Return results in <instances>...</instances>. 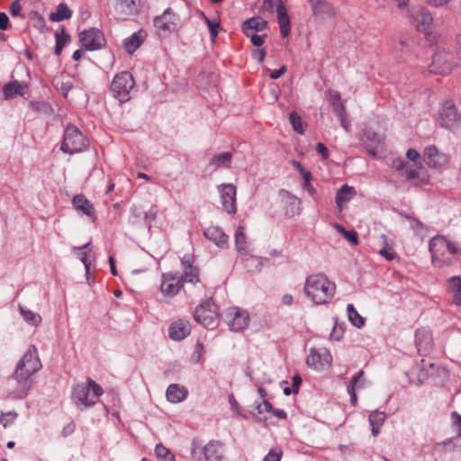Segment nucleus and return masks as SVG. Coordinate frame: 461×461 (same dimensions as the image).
<instances>
[{"mask_svg": "<svg viewBox=\"0 0 461 461\" xmlns=\"http://www.w3.org/2000/svg\"><path fill=\"white\" fill-rule=\"evenodd\" d=\"M453 418L455 419L453 423L458 429V437H461V416L454 412Z\"/></svg>", "mask_w": 461, "mask_h": 461, "instance_id": "nucleus-64", "label": "nucleus"}, {"mask_svg": "<svg viewBox=\"0 0 461 461\" xmlns=\"http://www.w3.org/2000/svg\"><path fill=\"white\" fill-rule=\"evenodd\" d=\"M415 343L420 354L427 355L433 346V339L429 330L418 329L415 333Z\"/></svg>", "mask_w": 461, "mask_h": 461, "instance_id": "nucleus-20", "label": "nucleus"}, {"mask_svg": "<svg viewBox=\"0 0 461 461\" xmlns=\"http://www.w3.org/2000/svg\"><path fill=\"white\" fill-rule=\"evenodd\" d=\"M452 55L447 52H437L432 57L429 71L435 74H448L451 72L454 63Z\"/></svg>", "mask_w": 461, "mask_h": 461, "instance_id": "nucleus-16", "label": "nucleus"}, {"mask_svg": "<svg viewBox=\"0 0 461 461\" xmlns=\"http://www.w3.org/2000/svg\"><path fill=\"white\" fill-rule=\"evenodd\" d=\"M103 393V388L89 378L86 384H78L73 388V400L77 406L90 407Z\"/></svg>", "mask_w": 461, "mask_h": 461, "instance_id": "nucleus-4", "label": "nucleus"}, {"mask_svg": "<svg viewBox=\"0 0 461 461\" xmlns=\"http://www.w3.org/2000/svg\"><path fill=\"white\" fill-rule=\"evenodd\" d=\"M203 17L209 27L211 39L214 41L219 33L220 23L217 20L209 19L204 14H203Z\"/></svg>", "mask_w": 461, "mask_h": 461, "instance_id": "nucleus-45", "label": "nucleus"}, {"mask_svg": "<svg viewBox=\"0 0 461 461\" xmlns=\"http://www.w3.org/2000/svg\"><path fill=\"white\" fill-rule=\"evenodd\" d=\"M75 253L80 258V260L84 264L85 269H86V275L87 282H88L89 285H91L92 283H91V281L89 279V276H88L91 263L87 259V252L75 251Z\"/></svg>", "mask_w": 461, "mask_h": 461, "instance_id": "nucleus-51", "label": "nucleus"}, {"mask_svg": "<svg viewBox=\"0 0 461 461\" xmlns=\"http://www.w3.org/2000/svg\"><path fill=\"white\" fill-rule=\"evenodd\" d=\"M134 80L127 71L117 74L111 84V91L115 99L121 103L130 100V92L134 86Z\"/></svg>", "mask_w": 461, "mask_h": 461, "instance_id": "nucleus-7", "label": "nucleus"}, {"mask_svg": "<svg viewBox=\"0 0 461 461\" xmlns=\"http://www.w3.org/2000/svg\"><path fill=\"white\" fill-rule=\"evenodd\" d=\"M232 159V154L230 152H222L214 155L210 161L209 166L213 167V170H217L221 167L228 168L230 167Z\"/></svg>", "mask_w": 461, "mask_h": 461, "instance_id": "nucleus-36", "label": "nucleus"}, {"mask_svg": "<svg viewBox=\"0 0 461 461\" xmlns=\"http://www.w3.org/2000/svg\"><path fill=\"white\" fill-rule=\"evenodd\" d=\"M382 256H384L387 260H393L394 258L395 253L392 249L384 247V249H380L379 252Z\"/></svg>", "mask_w": 461, "mask_h": 461, "instance_id": "nucleus-63", "label": "nucleus"}, {"mask_svg": "<svg viewBox=\"0 0 461 461\" xmlns=\"http://www.w3.org/2000/svg\"><path fill=\"white\" fill-rule=\"evenodd\" d=\"M283 452L279 448H271L263 461H281Z\"/></svg>", "mask_w": 461, "mask_h": 461, "instance_id": "nucleus-52", "label": "nucleus"}, {"mask_svg": "<svg viewBox=\"0 0 461 461\" xmlns=\"http://www.w3.org/2000/svg\"><path fill=\"white\" fill-rule=\"evenodd\" d=\"M364 135L366 140L370 142V145L376 148L380 144L383 143L384 136V134L377 133L371 129H366L364 131Z\"/></svg>", "mask_w": 461, "mask_h": 461, "instance_id": "nucleus-42", "label": "nucleus"}, {"mask_svg": "<svg viewBox=\"0 0 461 461\" xmlns=\"http://www.w3.org/2000/svg\"><path fill=\"white\" fill-rule=\"evenodd\" d=\"M19 311L23 320L32 326H37L41 321V317L39 313L25 309L23 306L19 305Z\"/></svg>", "mask_w": 461, "mask_h": 461, "instance_id": "nucleus-39", "label": "nucleus"}, {"mask_svg": "<svg viewBox=\"0 0 461 461\" xmlns=\"http://www.w3.org/2000/svg\"><path fill=\"white\" fill-rule=\"evenodd\" d=\"M385 418H386L385 413L384 411H374L368 416L370 425H376V426H383V424L384 423Z\"/></svg>", "mask_w": 461, "mask_h": 461, "instance_id": "nucleus-46", "label": "nucleus"}, {"mask_svg": "<svg viewBox=\"0 0 461 461\" xmlns=\"http://www.w3.org/2000/svg\"><path fill=\"white\" fill-rule=\"evenodd\" d=\"M187 394V389L185 386L176 384H170L166 392L167 399L173 403L184 401Z\"/></svg>", "mask_w": 461, "mask_h": 461, "instance_id": "nucleus-28", "label": "nucleus"}, {"mask_svg": "<svg viewBox=\"0 0 461 461\" xmlns=\"http://www.w3.org/2000/svg\"><path fill=\"white\" fill-rule=\"evenodd\" d=\"M191 332V324L187 320L174 321L168 330L169 337L174 340H182Z\"/></svg>", "mask_w": 461, "mask_h": 461, "instance_id": "nucleus-22", "label": "nucleus"}, {"mask_svg": "<svg viewBox=\"0 0 461 461\" xmlns=\"http://www.w3.org/2000/svg\"><path fill=\"white\" fill-rule=\"evenodd\" d=\"M182 265L184 268V274L181 275L184 276V283L188 282L191 284H196L200 282L199 279V271L197 267H194L193 264L190 262L189 258H184L182 259Z\"/></svg>", "mask_w": 461, "mask_h": 461, "instance_id": "nucleus-31", "label": "nucleus"}, {"mask_svg": "<svg viewBox=\"0 0 461 461\" xmlns=\"http://www.w3.org/2000/svg\"><path fill=\"white\" fill-rule=\"evenodd\" d=\"M245 35L247 37L250 38L251 43L257 47L262 46L267 38V34L258 35L257 33H249V34H245Z\"/></svg>", "mask_w": 461, "mask_h": 461, "instance_id": "nucleus-53", "label": "nucleus"}, {"mask_svg": "<svg viewBox=\"0 0 461 461\" xmlns=\"http://www.w3.org/2000/svg\"><path fill=\"white\" fill-rule=\"evenodd\" d=\"M289 120L293 126V129L296 132L303 134L304 130L301 117L295 112H293L290 113Z\"/></svg>", "mask_w": 461, "mask_h": 461, "instance_id": "nucleus-49", "label": "nucleus"}, {"mask_svg": "<svg viewBox=\"0 0 461 461\" xmlns=\"http://www.w3.org/2000/svg\"><path fill=\"white\" fill-rule=\"evenodd\" d=\"M221 204L229 214H234L236 207V187L231 184H221L218 185Z\"/></svg>", "mask_w": 461, "mask_h": 461, "instance_id": "nucleus-15", "label": "nucleus"}, {"mask_svg": "<svg viewBox=\"0 0 461 461\" xmlns=\"http://www.w3.org/2000/svg\"><path fill=\"white\" fill-rule=\"evenodd\" d=\"M416 373H419L418 374V377L417 379L413 378V377H411L410 380L412 384H420L423 383V381L425 379H427L428 377V374L425 370H423V368L420 367V366H415L412 368V370L411 371V375H414Z\"/></svg>", "mask_w": 461, "mask_h": 461, "instance_id": "nucleus-48", "label": "nucleus"}, {"mask_svg": "<svg viewBox=\"0 0 461 461\" xmlns=\"http://www.w3.org/2000/svg\"><path fill=\"white\" fill-rule=\"evenodd\" d=\"M447 291L451 294L452 302L461 307V277L452 276L447 283Z\"/></svg>", "mask_w": 461, "mask_h": 461, "instance_id": "nucleus-33", "label": "nucleus"}, {"mask_svg": "<svg viewBox=\"0 0 461 461\" xmlns=\"http://www.w3.org/2000/svg\"><path fill=\"white\" fill-rule=\"evenodd\" d=\"M433 18L431 14L423 9L417 11L412 14V23L417 31L425 34H429Z\"/></svg>", "mask_w": 461, "mask_h": 461, "instance_id": "nucleus-19", "label": "nucleus"}, {"mask_svg": "<svg viewBox=\"0 0 461 461\" xmlns=\"http://www.w3.org/2000/svg\"><path fill=\"white\" fill-rule=\"evenodd\" d=\"M225 445L221 440L212 439L203 445L192 441L191 456L196 461H224Z\"/></svg>", "mask_w": 461, "mask_h": 461, "instance_id": "nucleus-3", "label": "nucleus"}, {"mask_svg": "<svg viewBox=\"0 0 461 461\" xmlns=\"http://www.w3.org/2000/svg\"><path fill=\"white\" fill-rule=\"evenodd\" d=\"M87 145L86 139L76 126H67L60 147L63 152L68 154L82 152L86 149Z\"/></svg>", "mask_w": 461, "mask_h": 461, "instance_id": "nucleus-6", "label": "nucleus"}, {"mask_svg": "<svg viewBox=\"0 0 461 461\" xmlns=\"http://www.w3.org/2000/svg\"><path fill=\"white\" fill-rule=\"evenodd\" d=\"M17 418L15 411L2 412L0 416V423L4 428H7L10 424L14 423Z\"/></svg>", "mask_w": 461, "mask_h": 461, "instance_id": "nucleus-50", "label": "nucleus"}, {"mask_svg": "<svg viewBox=\"0 0 461 461\" xmlns=\"http://www.w3.org/2000/svg\"><path fill=\"white\" fill-rule=\"evenodd\" d=\"M129 222L132 225H140L145 223L144 212L136 206L131 208Z\"/></svg>", "mask_w": 461, "mask_h": 461, "instance_id": "nucleus-43", "label": "nucleus"}, {"mask_svg": "<svg viewBox=\"0 0 461 461\" xmlns=\"http://www.w3.org/2000/svg\"><path fill=\"white\" fill-rule=\"evenodd\" d=\"M157 217V211L150 209L149 212H144V221L145 224L150 225V222L153 221Z\"/></svg>", "mask_w": 461, "mask_h": 461, "instance_id": "nucleus-59", "label": "nucleus"}, {"mask_svg": "<svg viewBox=\"0 0 461 461\" xmlns=\"http://www.w3.org/2000/svg\"><path fill=\"white\" fill-rule=\"evenodd\" d=\"M24 85L18 81H12L6 84L4 87V95L5 98H12L17 95H22Z\"/></svg>", "mask_w": 461, "mask_h": 461, "instance_id": "nucleus-38", "label": "nucleus"}, {"mask_svg": "<svg viewBox=\"0 0 461 461\" xmlns=\"http://www.w3.org/2000/svg\"><path fill=\"white\" fill-rule=\"evenodd\" d=\"M426 163L431 167H440L447 162L445 154L439 153L435 146H429L424 150Z\"/></svg>", "mask_w": 461, "mask_h": 461, "instance_id": "nucleus-23", "label": "nucleus"}, {"mask_svg": "<svg viewBox=\"0 0 461 461\" xmlns=\"http://www.w3.org/2000/svg\"><path fill=\"white\" fill-rule=\"evenodd\" d=\"M79 41L87 50H95L104 45V38L101 31L95 28L85 30L79 33Z\"/></svg>", "mask_w": 461, "mask_h": 461, "instance_id": "nucleus-13", "label": "nucleus"}, {"mask_svg": "<svg viewBox=\"0 0 461 461\" xmlns=\"http://www.w3.org/2000/svg\"><path fill=\"white\" fill-rule=\"evenodd\" d=\"M311 9L315 22L320 23H325L332 19L336 14L334 6L328 1L321 5H318Z\"/></svg>", "mask_w": 461, "mask_h": 461, "instance_id": "nucleus-21", "label": "nucleus"}, {"mask_svg": "<svg viewBox=\"0 0 461 461\" xmlns=\"http://www.w3.org/2000/svg\"><path fill=\"white\" fill-rule=\"evenodd\" d=\"M21 5H20V0H15L14 1L11 5H10V14L12 16H17L19 15L20 12H21Z\"/></svg>", "mask_w": 461, "mask_h": 461, "instance_id": "nucleus-58", "label": "nucleus"}, {"mask_svg": "<svg viewBox=\"0 0 461 461\" xmlns=\"http://www.w3.org/2000/svg\"><path fill=\"white\" fill-rule=\"evenodd\" d=\"M155 453L159 461H175L174 455L162 444H158Z\"/></svg>", "mask_w": 461, "mask_h": 461, "instance_id": "nucleus-44", "label": "nucleus"}, {"mask_svg": "<svg viewBox=\"0 0 461 461\" xmlns=\"http://www.w3.org/2000/svg\"><path fill=\"white\" fill-rule=\"evenodd\" d=\"M335 284L325 275L314 274L306 278L304 293L315 304L329 303L335 294Z\"/></svg>", "mask_w": 461, "mask_h": 461, "instance_id": "nucleus-2", "label": "nucleus"}, {"mask_svg": "<svg viewBox=\"0 0 461 461\" xmlns=\"http://www.w3.org/2000/svg\"><path fill=\"white\" fill-rule=\"evenodd\" d=\"M332 109L338 119L347 115L346 107L343 103L332 105Z\"/></svg>", "mask_w": 461, "mask_h": 461, "instance_id": "nucleus-54", "label": "nucleus"}, {"mask_svg": "<svg viewBox=\"0 0 461 461\" xmlns=\"http://www.w3.org/2000/svg\"><path fill=\"white\" fill-rule=\"evenodd\" d=\"M56 38V46H55V54L60 55L63 48L69 41V35L65 32V30L62 29L60 32L55 33Z\"/></svg>", "mask_w": 461, "mask_h": 461, "instance_id": "nucleus-41", "label": "nucleus"}, {"mask_svg": "<svg viewBox=\"0 0 461 461\" xmlns=\"http://www.w3.org/2000/svg\"><path fill=\"white\" fill-rule=\"evenodd\" d=\"M284 199L287 204L286 214L293 217L301 212V200L289 192L284 193Z\"/></svg>", "mask_w": 461, "mask_h": 461, "instance_id": "nucleus-35", "label": "nucleus"}, {"mask_svg": "<svg viewBox=\"0 0 461 461\" xmlns=\"http://www.w3.org/2000/svg\"><path fill=\"white\" fill-rule=\"evenodd\" d=\"M276 13L280 33L283 37H287L290 34L291 23L285 5L282 1H279L276 5Z\"/></svg>", "mask_w": 461, "mask_h": 461, "instance_id": "nucleus-24", "label": "nucleus"}, {"mask_svg": "<svg viewBox=\"0 0 461 461\" xmlns=\"http://www.w3.org/2000/svg\"><path fill=\"white\" fill-rule=\"evenodd\" d=\"M363 375H364V371L361 370V371L357 372V374H355L352 376L349 384L347 386V391L350 396V402L352 405H356L357 402L356 390L360 389L364 386L363 383L360 381L361 378L363 377Z\"/></svg>", "mask_w": 461, "mask_h": 461, "instance_id": "nucleus-32", "label": "nucleus"}, {"mask_svg": "<svg viewBox=\"0 0 461 461\" xmlns=\"http://www.w3.org/2000/svg\"><path fill=\"white\" fill-rule=\"evenodd\" d=\"M404 175L406 180L415 185H424L428 181L427 175L421 168H415L412 167H406Z\"/></svg>", "mask_w": 461, "mask_h": 461, "instance_id": "nucleus-30", "label": "nucleus"}, {"mask_svg": "<svg viewBox=\"0 0 461 461\" xmlns=\"http://www.w3.org/2000/svg\"><path fill=\"white\" fill-rule=\"evenodd\" d=\"M330 99L331 105L342 103L340 94L338 91H330Z\"/></svg>", "mask_w": 461, "mask_h": 461, "instance_id": "nucleus-62", "label": "nucleus"}, {"mask_svg": "<svg viewBox=\"0 0 461 461\" xmlns=\"http://www.w3.org/2000/svg\"><path fill=\"white\" fill-rule=\"evenodd\" d=\"M347 311H348V319L354 326L360 328L364 325L365 319L359 315V313L355 309L353 304H351V303L348 304Z\"/></svg>", "mask_w": 461, "mask_h": 461, "instance_id": "nucleus-40", "label": "nucleus"}, {"mask_svg": "<svg viewBox=\"0 0 461 461\" xmlns=\"http://www.w3.org/2000/svg\"><path fill=\"white\" fill-rule=\"evenodd\" d=\"M266 50L265 49H257L252 52V56L255 59L258 60V63H262L266 58Z\"/></svg>", "mask_w": 461, "mask_h": 461, "instance_id": "nucleus-57", "label": "nucleus"}, {"mask_svg": "<svg viewBox=\"0 0 461 461\" xmlns=\"http://www.w3.org/2000/svg\"><path fill=\"white\" fill-rule=\"evenodd\" d=\"M41 368V362L35 346L31 345L17 363L15 370L9 380V384L15 382L17 386L10 391L14 398H23L31 387L30 377Z\"/></svg>", "mask_w": 461, "mask_h": 461, "instance_id": "nucleus-1", "label": "nucleus"}, {"mask_svg": "<svg viewBox=\"0 0 461 461\" xmlns=\"http://www.w3.org/2000/svg\"><path fill=\"white\" fill-rule=\"evenodd\" d=\"M184 286V276L176 272H167L161 275L160 292L164 297H175Z\"/></svg>", "mask_w": 461, "mask_h": 461, "instance_id": "nucleus-8", "label": "nucleus"}, {"mask_svg": "<svg viewBox=\"0 0 461 461\" xmlns=\"http://www.w3.org/2000/svg\"><path fill=\"white\" fill-rule=\"evenodd\" d=\"M204 353L203 345L197 341L194 349V352L191 355L190 361L192 364H198L202 361L203 356Z\"/></svg>", "mask_w": 461, "mask_h": 461, "instance_id": "nucleus-47", "label": "nucleus"}, {"mask_svg": "<svg viewBox=\"0 0 461 461\" xmlns=\"http://www.w3.org/2000/svg\"><path fill=\"white\" fill-rule=\"evenodd\" d=\"M356 194L357 192L353 186L348 185H342L336 194V205L339 210L341 212Z\"/></svg>", "mask_w": 461, "mask_h": 461, "instance_id": "nucleus-26", "label": "nucleus"}, {"mask_svg": "<svg viewBox=\"0 0 461 461\" xmlns=\"http://www.w3.org/2000/svg\"><path fill=\"white\" fill-rule=\"evenodd\" d=\"M73 206L84 214L95 219V209L92 203L83 194H77L72 200Z\"/></svg>", "mask_w": 461, "mask_h": 461, "instance_id": "nucleus-29", "label": "nucleus"}, {"mask_svg": "<svg viewBox=\"0 0 461 461\" xmlns=\"http://www.w3.org/2000/svg\"><path fill=\"white\" fill-rule=\"evenodd\" d=\"M76 429V424L74 421H70L62 429V435L63 437H68L71 435Z\"/></svg>", "mask_w": 461, "mask_h": 461, "instance_id": "nucleus-61", "label": "nucleus"}, {"mask_svg": "<svg viewBox=\"0 0 461 461\" xmlns=\"http://www.w3.org/2000/svg\"><path fill=\"white\" fill-rule=\"evenodd\" d=\"M267 26V22L261 17H251L242 23V32L244 34L258 33L263 32Z\"/></svg>", "mask_w": 461, "mask_h": 461, "instance_id": "nucleus-27", "label": "nucleus"}, {"mask_svg": "<svg viewBox=\"0 0 461 461\" xmlns=\"http://www.w3.org/2000/svg\"><path fill=\"white\" fill-rule=\"evenodd\" d=\"M203 235L220 249H227L229 246V237L220 227L210 226L204 230Z\"/></svg>", "mask_w": 461, "mask_h": 461, "instance_id": "nucleus-18", "label": "nucleus"}, {"mask_svg": "<svg viewBox=\"0 0 461 461\" xmlns=\"http://www.w3.org/2000/svg\"><path fill=\"white\" fill-rule=\"evenodd\" d=\"M71 16L72 12L68 9V5L64 3H61L58 5L57 11L55 13L50 14V19L52 22H60L68 20Z\"/></svg>", "mask_w": 461, "mask_h": 461, "instance_id": "nucleus-37", "label": "nucleus"}, {"mask_svg": "<svg viewBox=\"0 0 461 461\" xmlns=\"http://www.w3.org/2000/svg\"><path fill=\"white\" fill-rule=\"evenodd\" d=\"M316 150L321 156L322 158H324V159L328 158L329 150L323 143L319 142L316 146Z\"/></svg>", "mask_w": 461, "mask_h": 461, "instance_id": "nucleus-60", "label": "nucleus"}, {"mask_svg": "<svg viewBox=\"0 0 461 461\" xmlns=\"http://www.w3.org/2000/svg\"><path fill=\"white\" fill-rule=\"evenodd\" d=\"M154 26L162 32H172L176 29L178 16L172 11L171 8H167L164 13L154 18Z\"/></svg>", "mask_w": 461, "mask_h": 461, "instance_id": "nucleus-17", "label": "nucleus"}, {"mask_svg": "<svg viewBox=\"0 0 461 461\" xmlns=\"http://www.w3.org/2000/svg\"><path fill=\"white\" fill-rule=\"evenodd\" d=\"M140 0H113V10L119 20H128L140 14L141 10Z\"/></svg>", "mask_w": 461, "mask_h": 461, "instance_id": "nucleus-9", "label": "nucleus"}, {"mask_svg": "<svg viewBox=\"0 0 461 461\" xmlns=\"http://www.w3.org/2000/svg\"><path fill=\"white\" fill-rule=\"evenodd\" d=\"M429 251L431 253L434 264L450 263L451 260L446 256L447 254L456 255L461 253V249L457 244L449 241L443 236L434 237L429 240Z\"/></svg>", "mask_w": 461, "mask_h": 461, "instance_id": "nucleus-5", "label": "nucleus"}, {"mask_svg": "<svg viewBox=\"0 0 461 461\" xmlns=\"http://www.w3.org/2000/svg\"><path fill=\"white\" fill-rule=\"evenodd\" d=\"M224 319L231 330L240 331L248 327L249 316L246 311L230 308L225 312Z\"/></svg>", "mask_w": 461, "mask_h": 461, "instance_id": "nucleus-10", "label": "nucleus"}, {"mask_svg": "<svg viewBox=\"0 0 461 461\" xmlns=\"http://www.w3.org/2000/svg\"><path fill=\"white\" fill-rule=\"evenodd\" d=\"M235 245L239 253L247 255L249 253V242L245 234V228L240 226L235 232Z\"/></svg>", "mask_w": 461, "mask_h": 461, "instance_id": "nucleus-34", "label": "nucleus"}, {"mask_svg": "<svg viewBox=\"0 0 461 461\" xmlns=\"http://www.w3.org/2000/svg\"><path fill=\"white\" fill-rule=\"evenodd\" d=\"M461 123V115L457 113L455 104L447 101L442 106L439 115V124L447 129L453 130Z\"/></svg>", "mask_w": 461, "mask_h": 461, "instance_id": "nucleus-11", "label": "nucleus"}, {"mask_svg": "<svg viewBox=\"0 0 461 461\" xmlns=\"http://www.w3.org/2000/svg\"><path fill=\"white\" fill-rule=\"evenodd\" d=\"M309 367L321 371L328 368L331 364V356L326 348H312L306 358Z\"/></svg>", "mask_w": 461, "mask_h": 461, "instance_id": "nucleus-14", "label": "nucleus"}, {"mask_svg": "<svg viewBox=\"0 0 461 461\" xmlns=\"http://www.w3.org/2000/svg\"><path fill=\"white\" fill-rule=\"evenodd\" d=\"M344 238L347 239L350 243L357 245L358 243V235L355 230H348L344 233Z\"/></svg>", "mask_w": 461, "mask_h": 461, "instance_id": "nucleus-56", "label": "nucleus"}, {"mask_svg": "<svg viewBox=\"0 0 461 461\" xmlns=\"http://www.w3.org/2000/svg\"><path fill=\"white\" fill-rule=\"evenodd\" d=\"M147 37V32L140 29L138 32L132 33L130 37L124 39L123 47L129 54H132L136 51L141 44L144 42Z\"/></svg>", "mask_w": 461, "mask_h": 461, "instance_id": "nucleus-25", "label": "nucleus"}, {"mask_svg": "<svg viewBox=\"0 0 461 461\" xmlns=\"http://www.w3.org/2000/svg\"><path fill=\"white\" fill-rule=\"evenodd\" d=\"M257 411L258 414L270 412L272 411V405L267 400H263V402L257 406Z\"/></svg>", "mask_w": 461, "mask_h": 461, "instance_id": "nucleus-55", "label": "nucleus"}, {"mask_svg": "<svg viewBox=\"0 0 461 461\" xmlns=\"http://www.w3.org/2000/svg\"><path fill=\"white\" fill-rule=\"evenodd\" d=\"M217 316L216 305L209 301L197 306L194 313V320L204 327L213 325Z\"/></svg>", "mask_w": 461, "mask_h": 461, "instance_id": "nucleus-12", "label": "nucleus"}]
</instances>
